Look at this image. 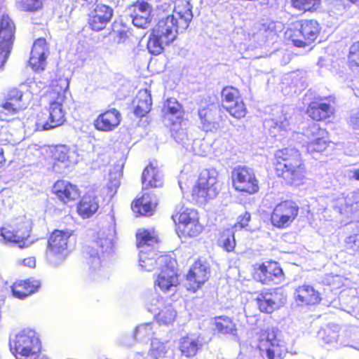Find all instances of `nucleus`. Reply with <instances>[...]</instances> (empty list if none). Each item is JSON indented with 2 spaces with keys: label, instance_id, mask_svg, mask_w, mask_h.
Returning a JSON list of instances; mask_svg holds the SVG:
<instances>
[{
  "label": "nucleus",
  "instance_id": "f257e3e1",
  "mask_svg": "<svg viewBox=\"0 0 359 359\" xmlns=\"http://www.w3.org/2000/svg\"><path fill=\"white\" fill-rule=\"evenodd\" d=\"M184 1L177 3L171 15L160 19L151 29L147 48L154 55L163 52L164 46L171 43L177 37L178 31L186 30L191 22V13Z\"/></svg>",
  "mask_w": 359,
  "mask_h": 359
},
{
  "label": "nucleus",
  "instance_id": "f03ea898",
  "mask_svg": "<svg viewBox=\"0 0 359 359\" xmlns=\"http://www.w3.org/2000/svg\"><path fill=\"white\" fill-rule=\"evenodd\" d=\"M273 169L278 178L291 187L304 185L309 170L301 151L294 147L278 149L274 154Z\"/></svg>",
  "mask_w": 359,
  "mask_h": 359
},
{
  "label": "nucleus",
  "instance_id": "7ed1b4c3",
  "mask_svg": "<svg viewBox=\"0 0 359 359\" xmlns=\"http://www.w3.org/2000/svg\"><path fill=\"white\" fill-rule=\"evenodd\" d=\"M322 30L321 24L316 18H300L288 25L284 39L296 48H305L316 43Z\"/></svg>",
  "mask_w": 359,
  "mask_h": 359
},
{
  "label": "nucleus",
  "instance_id": "20e7f679",
  "mask_svg": "<svg viewBox=\"0 0 359 359\" xmlns=\"http://www.w3.org/2000/svg\"><path fill=\"white\" fill-rule=\"evenodd\" d=\"M10 350L15 359H50L42 354L39 334L33 330H24L10 342Z\"/></svg>",
  "mask_w": 359,
  "mask_h": 359
},
{
  "label": "nucleus",
  "instance_id": "39448f33",
  "mask_svg": "<svg viewBox=\"0 0 359 359\" xmlns=\"http://www.w3.org/2000/svg\"><path fill=\"white\" fill-rule=\"evenodd\" d=\"M32 229L30 221L25 217H15L0 226V237L4 243L22 249L29 245Z\"/></svg>",
  "mask_w": 359,
  "mask_h": 359
},
{
  "label": "nucleus",
  "instance_id": "423d86ee",
  "mask_svg": "<svg viewBox=\"0 0 359 359\" xmlns=\"http://www.w3.org/2000/svg\"><path fill=\"white\" fill-rule=\"evenodd\" d=\"M74 231L70 229H54L47 239L46 248L48 252L50 264L55 267L62 266L67 260L70 250L68 249V243Z\"/></svg>",
  "mask_w": 359,
  "mask_h": 359
},
{
  "label": "nucleus",
  "instance_id": "0eeeda50",
  "mask_svg": "<svg viewBox=\"0 0 359 359\" xmlns=\"http://www.w3.org/2000/svg\"><path fill=\"white\" fill-rule=\"evenodd\" d=\"M257 348L267 359H283L287 353L286 343L277 327L262 329L259 332Z\"/></svg>",
  "mask_w": 359,
  "mask_h": 359
},
{
  "label": "nucleus",
  "instance_id": "6e6552de",
  "mask_svg": "<svg viewBox=\"0 0 359 359\" xmlns=\"http://www.w3.org/2000/svg\"><path fill=\"white\" fill-rule=\"evenodd\" d=\"M175 230L181 238H194L199 236L204 226L200 222L197 210L191 208H180L171 217Z\"/></svg>",
  "mask_w": 359,
  "mask_h": 359
},
{
  "label": "nucleus",
  "instance_id": "1a4fd4ad",
  "mask_svg": "<svg viewBox=\"0 0 359 359\" xmlns=\"http://www.w3.org/2000/svg\"><path fill=\"white\" fill-rule=\"evenodd\" d=\"M219 191L220 184L217 173L215 170L205 169L200 172L192 188L191 196L198 201L206 202L215 198Z\"/></svg>",
  "mask_w": 359,
  "mask_h": 359
},
{
  "label": "nucleus",
  "instance_id": "9d476101",
  "mask_svg": "<svg viewBox=\"0 0 359 359\" xmlns=\"http://www.w3.org/2000/svg\"><path fill=\"white\" fill-rule=\"evenodd\" d=\"M233 189L243 194L253 195L259 191V182L252 168L238 165L233 168L231 174Z\"/></svg>",
  "mask_w": 359,
  "mask_h": 359
},
{
  "label": "nucleus",
  "instance_id": "9b49d317",
  "mask_svg": "<svg viewBox=\"0 0 359 359\" xmlns=\"http://www.w3.org/2000/svg\"><path fill=\"white\" fill-rule=\"evenodd\" d=\"M299 212L298 204L292 200L285 199L273 207L270 214L269 221L276 229H287L297 219Z\"/></svg>",
  "mask_w": 359,
  "mask_h": 359
},
{
  "label": "nucleus",
  "instance_id": "f8f14e48",
  "mask_svg": "<svg viewBox=\"0 0 359 359\" xmlns=\"http://www.w3.org/2000/svg\"><path fill=\"white\" fill-rule=\"evenodd\" d=\"M164 121L168 122L172 136L176 140H182L184 135L182 123L184 121V111L182 104L173 97L166 99L161 108Z\"/></svg>",
  "mask_w": 359,
  "mask_h": 359
},
{
  "label": "nucleus",
  "instance_id": "ddd939ff",
  "mask_svg": "<svg viewBox=\"0 0 359 359\" xmlns=\"http://www.w3.org/2000/svg\"><path fill=\"white\" fill-rule=\"evenodd\" d=\"M49 107L37 113L35 120V130L46 131L64 124L66 113L62 109L64 102H48Z\"/></svg>",
  "mask_w": 359,
  "mask_h": 359
},
{
  "label": "nucleus",
  "instance_id": "4468645a",
  "mask_svg": "<svg viewBox=\"0 0 359 359\" xmlns=\"http://www.w3.org/2000/svg\"><path fill=\"white\" fill-rule=\"evenodd\" d=\"M253 279L262 285H271L284 279V272L279 262L266 260L252 266Z\"/></svg>",
  "mask_w": 359,
  "mask_h": 359
},
{
  "label": "nucleus",
  "instance_id": "2eb2a0df",
  "mask_svg": "<svg viewBox=\"0 0 359 359\" xmlns=\"http://www.w3.org/2000/svg\"><path fill=\"white\" fill-rule=\"evenodd\" d=\"M50 193L55 201L65 206L76 203L81 195L77 184L65 179L57 180L51 187Z\"/></svg>",
  "mask_w": 359,
  "mask_h": 359
},
{
  "label": "nucleus",
  "instance_id": "dca6fc26",
  "mask_svg": "<svg viewBox=\"0 0 359 359\" xmlns=\"http://www.w3.org/2000/svg\"><path fill=\"white\" fill-rule=\"evenodd\" d=\"M210 267L208 262L201 257L198 258L191 266L186 275L188 283L187 291L195 293L202 288L209 280Z\"/></svg>",
  "mask_w": 359,
  "mask_h": 359
},
{
  "label": "nucleus",
  "instance_id": "f3484780",
  "mask_svg": "<svg viewBox=\"0 0 359 359\" xmlns=\"http://www.w3.org/2000/svg\"><path fill=\"white\" fill-rule=\"evenodd\" d=\"M15 27L8 15H2L0 19V72L10 55L15 39Z\"/></svg>",
  "mask_w": 359,
  "mask_h": 359
},
{
  "label": "nucleus",
  "instance_id": "a211bd4d",
  "mask_svg": "<svg viewBox=\"0 0 359 359\" xmlns=\"http://www.w3.org/2000/svg\"><path fill=\"white\" fill-rule=\"evenodd\" d=\"M308 139V141L304 144V147L306 153L311 155L316 154H322L332 144L328 131L325 128H320L318 125H313L310 128Z\"/></svg>",
  "mask_w": 359,
  "mask_h": 359
},
{
  "label": "nucleus",
  "instance_id": "6ab92c4d",
  "mask_svg": "<svg viewBox=\"0 0 359 359\" xmlns=\"http://www.w3.org/2000/svg\"><path fill=\"white\" fill-rule=\"evenodd\" d=\"M156 276L154 286L159 287L163 292L169 291L172 287L179 285L180 274L177 271V262L174 258H171L161 267Z\"/></svg>",
  "mask_w": 359,
  "mask_h": 359
},
{
  "label": "nucleus",
  "instance_id": "aec40b11",
  "mask_svg": "<svg viewBox=\"0 0 359 359\" xmlns=\"http://www.w3.org/2000/svg\"><path fill=\"white\" fill-rule=\"evenodd\" d=\"M113 15L114 10L111 6L97 4L88 15V27L94 32H100L106 28Z\"/></svg>",
  "mask_w": 359,
  "mask_h": 359
},
{
  "label": "nucleus",
  "instance_id": "412c9836",
  "mask_svg": "<svg viewBox=\"0 0 359 359\" xmlns=\"http://www.w3.org/2000/svg\"><path fill=\"white\" fill-rule=\"evenodd\" d=\"M332 102L333 100L329 97H316L309 104L306 113L313 121H325L334 113Z\"/></svg>",
  "mask_w": 359,
  "mask_h": 359
},
{
  "label": "nucleus",
  "instance_id": "4be33fe9",
  "mask_svg": "<svg viewBox=\"0 0 359 359\" xmlns=\"http://www.w3.org/2000/svg\"><path fill=\"white\" fill-rule=\"evenodd\" d=\"M163 175L156 161H150L142 172V191H150L151 189L163 187Z\"/></svg>",
  "mask_w": 359,
  "mask_h": 359
},
{
  "label": "nucleus",
  "instance_id": "5701e85b",
  "mask_svg": "<svg viewBox=\"0 0 359 359\" xmlns=\"http://www.w3.org/2000/svg\"><path fill=\"white\" fill-rule=\"evenodd\" d=\"M172 257L165 254H162L155 248L144 250H140L139 254V264L142 271H151L161 267Z\"/></svg>",
  "mask_w": 359,
  "mask_h": 359
},
{
  "label": "nucleus",
  "instance_id": "b1692460",
  "mask_svg": "<svg viewBox=\"0 0 359 359\" xmlns=\"http://www.w3.org/2000/svg\"><path fill=\"white\" fill-rule=\"evenodd\" d=\"M133 11L132 20L139 28H147L152 21V6L148 0H136L130 6Z\"/></svg>",
  "mask_w": 359,
  "mask_h": 359
},
{
  "label": "nucleus",
  "instance_id": "393cba45",
  "mask_svg": "<svg viewBox=\"0 0 359 359\" xmlns=\"http://www.w3.org/2000/svg\"><path fill=\"white\" fill-rule=\"evenodd\" d=\"M159 200L150 191H142L140 197L135 198L131 203V210L137 216L150 217L154 215Z\"/></svg>",
  "mask_w": 359,
  "mask_h": 359
},
{
  "label": "nucleus",
  "instance_id": "a878e982",
  "mask_svg": "<svg viewBox=\"0 0 359 359\" xmlns=\"http://www.w3.org/2000/svg\"><path fill=\"white\" fill-rule=\"evenodd\" d=\"M48 53V47L46 39H36L33 43L29 60V66L33 71L39 72L45 69Z\"/></svg>",
  "mask_w": 359,
  "mask_h": 359
},
{
  "label": "nucleus",
  "instance_id": "bb28decb",
  "mask_svg": "<svg viewBox=\"0 0 359 359\" xmlns=\"http://www.w3.org/2000/svg\"><path fill=\"white\" fill-rule=\"evenodd\" d=\"M121 121V114L118 110L111 108L100 114L94 120L96 130L102 132H110L117 128Z\"/></svg>",
  "mask_w": 359,
  "mask_h": 359
},
{
  "label": "nucleus",
  "instance_id": "cd10ccee",
  "mask_svg": "<svg viewBox=\"0 0 359 359\" xmlns=\"http://www.w3.org/2000/svg\"><path fill=\"white\" fill-rule=\"evenodd\" d=\"M41 285V283L39 280L31 277L15 281L11 288L14 297L23 300L37 292Z\"/></svg>",
  "mask_w": 359,
  "mask_h": 359
},
{
  "label": "nucleus",
  "instance_id": "c85d7f7f",
  "mask_svg": "<svg viewBox=\"0 0 359 359\" xmlns=\"http://www.w3.org/2000/svg\"><path fill=\"white\" fill-rule=\"evenodd\" d=\"M294 298L300 306H314L321 301L319 292L309 285L298 286L294 291Z\"/></svg>",
  "mask_w": 359,
  "mask_h": 359
},
{
  "label": "nucleus",
  "instance_id": "c756f323",
  "mask_svg": "<svg viewBox=\"0 0 359 359\" xmlns=\"http://www.w3.org/2000/svg\"><path fill=\"white\" fill-rule=\"evenodd\" d=\"M69 88V81L66 78L60 77L51 81L46 92L48 102H64Z\"/></svg>",
  "mask_w": 359,
  "mask_h": 359
},
{
  "label": "nucleus",
  "instance_id": "7c9ffc66",
  "mask_svg": "<svg viewBox=\"0 0 359 359\" xmlns=\"http://www.w3.org/2000/svg\"><path fill=\"white\" fill-rule=\"evenodd\" d=\"M77 203L76 211L83 219L92 217L99 208L97 197L92 193L86 192Z\"/></svg>",
  "mask_w": 359,
  "mask_h": 359
},
{
  "label": "nucleus",
  "instance_id": "2f4dec72",
  "mask_svg": "<svg viewBox=\"0 0 359 359\" xmlns=\"http://www.w3.org/2000/svg\"><path fill=\"white\" fill-rule=\"evenodd\" d=\"M255 302L261 313L271 314L278 310L280 306V302L276 301L273 297L271 292H262L257 294Z\"/></svg>",
  "mask_w": 359,
  "mask_h": 359
},
{
  "label": "nucleus",
  "instance_id": "473e14b6",
  "mask_svg": "<svg viewBox=\"0 0 359 359\" xmlns=\"http://www.w3.org/2000/svg\"><path fill=\"white\" fill-rule=\"evenodd\" d=\"M22 95V92L18 88L11 89L6 97L5 102L1 105L5 113L15 114L19 110L22 109L24 108L23 104H21Z\"/></svg>",
  "mask_w": 359,
  "mask_h": 359
},
{
  "label": "nucleus",
  "instance_id": "72a5a7b5",
  "mask_svg": "<svg viewBox=\"0 0 359 359\" xmlns=\"http://www.w3.org/2000/svg\"><path fill=\"white\" fill-rule=\"evenodd\" d=\"M158 242V235L154 230L139 229L136 233V245L140 250L155 248Z\"/></svg>",
  "mask_w": 359,
  "mask_h": 359
},
{
  "label": "nucleus",
  "instance_id": "f704fd0d",
  "mask_svg": "<svg viewBox=\"0 0 359 359\" xmlns=\"http://www.w3.org/2000/svg\"><path fill=\"white\" fill-rule=\"evenodd\" d=\"M136 100L137 104L134 113L138 117H144L151 109L152 100L150 91L147 89L140 90L136 96Z\"/></svg>",
  "mask_w": 359,
  "mask_h": 359
},
{
  "label": "nucleus",
  "instance_id": "c9c22d12",
  "mask_svg": "<svg viewBox=\"0 0 359 359\" xmlns=\"http://www.w3.org/2000/svg\"><path fill=\"white\" fill-rule=\"evenodd\" d=\"M284 29V25L278 20H266L259 27L258 32L267 39H274L279 36Z\"/></svg>",
  "mask_w": 359,
  "mask_h": 359
},
{
  "label": "nucleus",
  "instance_id": "e433bc0d",
  "mask_svg": "<svg viewBox=\"0 0 359 359\" xmlns=\"http://www.w3.org/2000/svg\"><path fill=\"white\" fill-rule=\"evenodd\" d=\"M321 6L322 0H290V6L302 14L317 13Z\"/></svg>",
  "mask_w": 359,
  "mask_h": 359
},
{
  "label": "nucleus",
  "instance_id": "4c0bfd02",
  "mask_svg": "<svg viewBox=\"0 0 359 359\" xmlns=\"http://www.w3.org/2000/svg\"><path fill=\"white\" fill-rule=\"evenodd\" d=\"M215 330L221 334H230L236 331V325L232 318L227 316H215L213 318Z\"/></svg>",
  "mask_w": 359,
  "mask_h": 359
},
{
  "label": "nucleus",
  "instance_id": "58836bf2",
  "mask_svg": "<svg viewBox=\"0 0 359 359\" xmlns=\"http://www.w3.org/2000/svg\"><path fill=\"white\" fill-rule=\"evenodd\" d=\"M212 104H209L198 110V116L203 128L207 131L217 128V123L215 121V111L212 109Z\"/></svg>",
  "mask_w": 359,
  "mask_h": 359
},
{
  "label": "nucleus",
  "instance_id": "ea45409f",
  "mask_svg": "<svg viewBox=\"0 0 359 359\" xmlns=\"http://www.w3.org/2000/svg\"><path fill=\"white\" fill-rule=\"evenodd\" d=\"M48 154L55 165L66 163L69 160L70 149L63 144L53 145L49 147Z\"/></svg>",
  "mask_w": 359,
  "mask_h": 359
},
{
  "label": "nucleus",
  "instance_id": "a19ab883",
  "mask_svg": "<svg viewBox=\"0 0 359 359\" xmlns=\"http://www.w3.org/2000/svg\"><path fill=\"white\" fill-rule=\"evenodd\" d=\"M217 243L224 251L231 252L235 250L236 242L232 230L225 229L219 231Z\"/></svg>",
  "mask_w": 359,
  "mask_h": 359
},
{
  "label": "nucleus",
  "instance_id": "79ce46f5",
  "mask_svg": "<svg viewBox=\"0 0 359 359\" xmlns=\"http://www.w3.org/2000/svg\"><path fill=\"white\" fill-rule=\"evenodd\" d=\"M201 344L197 339H193L188 336L184 337L180 340V349L182 355L187 358L196 355L201 348Z\"/></svg>",
  "mask_w": 359,
  "mask_h": 359
},
{
  "label": "nucleus",
  "instance_id": "37998d69",
  "mask_svg": "<svg viewBox=\"0 0 359 359\" xmlns=\"http://www.w3.org/2000/svg\"><path fill=\"white\" fill-rule=\"evenodd\" d=\"M177 317V311L171 304L163 306L156 315V321L161 324L169 325L172 323Z\"/></svg>",
  "mask_w": 359,
  "mask_h": 359
},
{
  "label": "nucleus",
  "instance_id": "c03bdc74",
  "mask_svg": "<svg viewBox=\"0 0 359 359\" xmlns=\"http://www.w3.org/2000/svg\"><path fill=\"white\" fill-rule=\"evenodd\" d=\"M224 109L232 117L238 120L245 117L248 114L246 104L242 98L224 107Z\"/></svg>",
  "mask_w": 359,
  "mask_h": 359
},
{
  "label": "nucleus",
  "instance_id": "a18cd8bd",
  "mask_svg": "<svg viewBox=\"0 0 359 359\" xmlns=\"http://www.w3.org/2000/svg\"><path fill=\"white\" fill-rule=\"evenodd\" d=\"M220 96L222 103L229 104L242 98L240 90L230 85L222 88Z\"/></svg>",
  "mask_w": 359,
  "mask_h": 359
},
{
  "label": "nucleus",
  "instance_id": "49530a36",
  "mask_svg": "<svg viewBox=\"0 0 359 359\" xmlns=\"http://www.w3.org/2000/svg\"><path fill=\"white\" fill-rule=\"evenodd\" d=\"M112 33L118 43H126L131 36L130 28L123 23L114 24Z\"/></svg>",
  "mask_w": 359,
  "mask_h": 359
},
{
  "label": "nucleus",
  "instance_id": "de8ad7c7",
  "mask_svg": "<svg viewBox=\"0 0 359 359\" xmlns=\"http://www.w3.org/2000/svg\"><path fill=\"white\" fill-rule=\"evenodd\" d=\"M20 9L25 12L34 13L43 8V0H18Z\"/></svg>",
  "mask_w": 359,
  "mask_h": 359
},
{
  "label": "nucleus",
  "instance_id": "09e8293b",
  "mask_svg": "<svg viewBox=\"0 0 359 359\" xmlns=\"http://www.w3.org/2000/svg\"><path fill=\"white\" fill-rule=\"evenodd\" d=\"M108 244V241L104 238H99L92 241L91 245L89 246V252L90 256L99 257L102 254L105 250L106 245Z\"/></svg>",
  "mask_w": 359,
  "mask_h": 359
},
{
  "label": "nucleus",
  "instance_id": "8fccbe9b",
  "mask_svg": "<svg viewBox=\"0 0 359 359\" xmlns=\"http://www.w3.org/2000/svg\"><path fill=\"white\" fill-rule=\"evenodd\" d=\"M348 62L350 67L359 69V40L351 46Z\"/></svg>",
  "mask_w": 359,
  "mask_h": 359
},
{
  "label": "nucleus",
  "instance_id": "3c124183",
  "mask_svg": "<svg viewBox=\"0 0 359 359\" xmlns=\"http://www.w3.org/2000/svg\"><path fill=\"white\" fill-rule=\"evenodd\" d=\"M346 250L354 252L359 249V234H353L346 237L344 240Z\"/></svg>",
  "mask_w": 359,
  "mask_h": 359
},
{
  "label": "nucleus",
  "instance_id": "603ef678",
  "mask_svg": "<svg viewBox=\"0 0 359 359\" xmlns=\"http://www.w3.org/2000/svg\"><path fill=\"white\" fill-rule=\"evenodd\" d=\"M251 219V215L248 212H245L238 216L237 222L234 224L233 227L236 229H242L248 226Z\"/></svg>",
  "mask_w": 359,
  "mask_h": 359
},
{
  "label": "nucleus",
  "instance_id": "864d4df0",
  "mask_svg": "<svg viewBox=\"0 0 359 359\" xmlns=\"http://www.w3.org/2000/svg\"><path fill=\"white\" fill-rule=\"evenodd\" d=\"M22 264L28 266L29 267L35 266V259L33 257H27L22 259Z\"/></svg>",
  "mask_w": 359,
  "mask_h": 359
},
{
  "label": "nucleus",
  "instance_id": "5fc2aeb1",
  "mask_svg": "<svg viewBox=\"0 0 359 359\" xmlns=\"http://www.w3.org/2000/svg\"><path fill=\"white\" fill-rule=\"evenodd\" d=\"M6 163L4 149L0 147V168H1Z\"/></svg>",
  "mask_w": 359,
  "mask_h": 359
},
{
  "label": "nucleus",
  "instance_id": "6e6d98bb",
  "mask_svg": "<svg viewBox=\"0 0 359 359\" xmlns=\"http://www.w3.org/2000/svg\"><path fill=\"white\" fill-rule=\"evenodd\" d=\"M353 177L359 182V168L353 170Z\"/></svg>",
  "mask_w": 359,
  "mask_h": 359
},
{
  "label": "nucleus",
  "instance_id": "4d7b16f0",
  "mask_svg": "<svg viewBox=\"0 0 359 359\" xmlns=\"http://www.w3.org/2000/svg\"><path fill=\"white\" fill-rule=\"evenodd\" d=\"M355 194L356 195H358L359 196V193L358 192H355Z\"/></svg>",
  "mask_w": 359,
  "mask_h": 359
}]
</instances>
